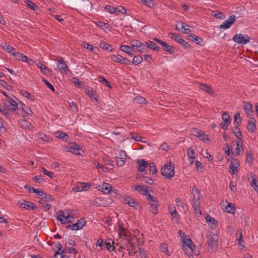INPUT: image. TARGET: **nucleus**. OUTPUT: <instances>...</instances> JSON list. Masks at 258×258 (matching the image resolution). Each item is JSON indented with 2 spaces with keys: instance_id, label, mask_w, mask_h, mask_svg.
Here are the masks:
<instances>
[{
  "instance_id": "22",
  "label": "nucleus",
  "mask_w": 258,
  "mask_h": 258,
  "mask_svg": "<svg viewBox=\"0 0 258 258\" xmlns=\"http://www.w3.org/2000/svg\"><path fill=\"white\" fill-rule=\"evenodd\" d=\"M59 62L57 63V68L60 71H63L66 72L68 71V67L62 58H60V59H58Z\"/></svg>"
},
{
  "instance_id": "43",
  "label": "nucleus",
  "mask_w": 258,
  "mask_h": 258,
  "mask_svg": "<svg viewBox=\"0 0 258 258\" xmlns=\"http://www.w3.org/2000/svg\"><path fill=\"white\" fill-rule=\"evenodd\" d=\"M142 61H143L142 57L139 55H135L134 57L132 62V63L135 64V65H138V64L141 63L142 62Z\"/></svg>"
},
{
  "instance_id": "38",
  "label": "nucleus",
  "mask_w": 258,
  "mask_h": 258,
  "mask_svg": "<svg viewBox=\"0 0 258 258\" xmlns=\"http://www.w3.org/2000/svg\"><path fill=\"white\" fill-rule=\"evenodd\" d=\"M181 239L183 243L185 244V246L188 247L189 248H191V247H192V245H194L191 239L186 238L185 237L183 236L181 237Z\"/></svg>"
},
{
  "instance_id": "59",
  "label": "nucleus",
  "mask_w": 258,
  "mask_h": 258,
  "mask_svg": "<svg viewBox=\"0 0 258 258\" xmlns=\"http://www.w3.org/2000/svg\"><path fill=\"white\" fill-rule=\"evenodd\" d=\"M146 199L149 204L151 202L158 203L157 199L155 197L152 196L150 194L147 196Z\"/></svg>"
},
{
  "instance_id": "32",
  "label": "nucleus",
  "mask_w": 258,
  "mask_h": 258,
  "mask_svg": "<svg viewBox=\"0 0 258 258\" xmlns=\"http://www.w3.org/2000/svg\"><path fill=\"white\" fill-rule=\"evenodd\" d=\"M147 42V45H148V48H150L156 51H158L160 49V47L154 42L148 40Z\"/></svg>"
},
{
  "instance_id": "54",
  "label": "nucleus",
  "mask_w": 258,
  "mask_h": 258,
  "mask_svg": "<svg viewBox=\"0 0 258 258\" xmlns=\"http://www.w3.org/2000/svg\"><path fill=\"white\" fill-rule=\"evenodd\" d=\"M132 47L127 45H121L119 49L125 53H128L130 51H132Z\"/></svg>"
},
{
  "instance_id": "51",
  "label": "nucleus",
  "mask_w": 258,
  "mask_h": 258,
  "mask_svg": "<svg viewBox=\"0 0 258 258\" xmlns=\"http://www.w3.org/2000/svg\"><path fill=\"white\" fill-rule=\"evenodd\" d=\"M104 244L106 246L107 250H108L109 251L111 252L114 250V243H111V242H105Z\"/></svg>"
},
{
  "instance_id": "7",
  "label": "nucleus",
  "mask_w": 258,
  "mask_h": 258,
  "mask_svg": "<svg viewBox=\"0 0 258 258\" xmlns=\"http://www.w3.org/2000/svg\"><path fill=\"white\" fill-rule=\"evenodd\" d=\"M91 186L90 183L78 182L73 188V190L76 191H82L87 190Z\"/></svg>"
},
{
  "instance_id": "21",
  "label": "nucleus",
  "mask_w": 258,
  "mask_h": 258,
  "mask_svg": "<svg viewBox=\"0 0 258 258\" xmlns=\"http://www.w3.org/2000/svg\"><path fill=\"white\" fill-rule=\"evenodd\" d=\"M247 129L252 132H254L256 130V120L254 117H250L247 124Z\"/></svg>"
},
{
  "instance_id": "20",
  "label": "nucleus",
  "mask_w": 258,
  "mask_h": 258,
  "mask_svg": "<svg viewBox=\"0 0 258 258\" xmlns=\"http://www.w3.org/2000/svg\"><path fill=\"white\" fill-rule=\"evenodd\" d=\"M138 170L139 172H143L148 167V162L144 159L138 160L137 161Z\"/></svg>"
},
{
  "instance_id": "6",
  "label": "nucleus",
  "mask_w": 258,
  "mask_h": 258,
  "mask_svg": "<svg viewBox=\"0 0 258 258\" xmlns=\"http://www.w3.org/2000/svg\"><path fill=\"white\" fill-rule=\"evenodd\" d=\"M235 19L236 17L235 15H231L228 20L225 21L222 24L220 25V28L224 29L229 28L234 23Z\"/></svg>"
},
{
  "instance_id": "17",
  "label": "nucleus",
  "mask_w": 258,
  "mask_h": 258,
  "mask_svg": "<svg viewBox=\"0 0 258 258\" xmlns=\"http://www.w3.org/2000/svg\"><path fill=\"white\" fill-rule=\"evenodd\" d=\"M195 136L204 142H206L207 141H209L210 140L207 137V135H206L202 131L195 129Z\"/></svg>"
},
{
  "instance_id": "25",
  "label": "nucleus",
  "mask_w": 258,
  "mask_h": 258,
  "mask_svg": "<svg viewBox=\"0 0 258 258\" xmlns=\"http://www.w3.org/2000/svg\"><path fill=\"white\" fill-rule=\"evenodd\" d=\"M99 47L101 49L109 52H112L113 50V49L112 48V46L104 41H101L100 43Z\"/></svg>"
},
{
  "instance_id": "34",
  "label": "nucleus",
  "mask_w": 258,
  "mask_h": 258,
  "mask_svg": "<svg viewBox=\"0 0 258 258\" xmlns=\"http://www.w3.org/2000/svg\"><path fill=\"white\" fill-rule=\"evenodd\" d=\"M55 135L56 138L61 139L63 141H67L69 138L68 135L62 132H57L55 133Z\"/></svg>"
},
{
  "instance_id": "64",
  "label": "nucleus",
  "mask_w": 258,
  "mask_h": 258,
  "mask_svg": "<svg viewBox=\"0 0 258 258\" xmlns=\"http://www.w3.org/2000/svg\"><path fill=\"white\" fill-rule=\"evenodd\" d=\"M251 185L255 190L258 191V181L253 178L251 181Z\"/></svg>"
},
{
  "instance_id": "60",
  "label": "nucleus",
  "mask_w": 258,
  "mask_h": 258,
  "mask_svg": "<svg viewBox=\"0 0 258 258\" xmlns=\"http://www.w3.org/2000/svg\"><path fill=\"white\" fill-rule=\"evenodd\" d=\"M43 82L45 84V85L52 92H54L55 89L53 85L48 82L45 78L42 79Z\"/></svg>"
},
{
  "instance_id": "15",
  "label": "nucleus",
  "mask_w": 258,
  "mask_h": 258,
  "mask_svg": "<svg viewBox=\"0 0 258 258\" xmlns=\"http://www.w3.org/2000/svg\"><path fill=\"white\" fill-rule=\"evenodd\" d=\"M15 108L10 107L8 108H4L1 104H0V112L8 119H10L11 115L9 111H15Z\"/></svg>"
},
{
  "instance_id": "47",
  "label": "nucleus",
  "mask_w": 258,
  "mask_h": 258,
  "mask_svg": "<svg viewBox=\"0 0 258 258\" xmlns=\"http://www.w3.org/2000/svg\"><path fill=\"white\" fill-rule=\"evenodd\" d=\"M65 245H67V243H65ZM65 249L67 250L66 252L69 253L74 254L75 255L78 253L77 250L74 247H67V246H66Z\"/></svg>"
},
{
  "instance_id": "11",
  "label": "nucleus",
  "mask_w": 258,
  "mask_h": 258,
  "mask_svg": "<svg viewBox=\"0 0 258 258\" xmlns=\"http://www.w3.org/2000/svg\"><path fill=\"white\" fill-rule=\"evenodd\" d=\"M189 38L188 39L193 41L195 42L196 44L200 45L201 46H204L206 42L204 41V40L200 37L199 36L194 34H190L188 36Z\"/></svg>"
},
{
  "instance_id": "57",
  "label": "nucleus",
  "mask_w": 258,
  "mask_h": 258,
  "mask_svg": "<svg viewBox=\"0 0 258 258\" xmlns=\"http://www.w3.org/2000/svg\"><path fill=\"white\" fill-rule=\"evenodd\" d=\"M12 54L13 55L15 58L18 60H23V56L24 55V54L20 52H13Z\"/></svg>"
},
{
  "instance_id": "3",
  "label": "nucleus",
  "mask_w": 258,
  "mask_h": 258,
  "mask_svg": "<svg viewBox=\"0 0 258 258\" xmlns=\"http://www.w3.org/2000/svg\"><path fill=\"white\" fill-rule=\"evenodd\" d=\"M232 40L238 44H246L250 41V38L248 35L240 33L234 35Z\"/></svg>"
},
{
  "instance_id": "40",
  "label": "nucleus",
  "mask_w": 258,
  "mask_h": 258,
  "mask_svg": "<svg viewBox=\"0 0 258 258\" xmlns=\"http://www.w3.org/2000/svg\"><path fill=\"white\" fill-rule=\"evenodd\" d=\"M41 201H45L46 202L53 201L54 200L53 198L50 195L45 194L44 192L43 193L41 197L40 198Z\"/></svg>"
},
{
  "instance_id": "19",
  "label": "nucleus",
  "mask_w": 258,
  "mask_h": 258,
  "mask_svg": "<svg viewBox=\"0 0 258 258\" xmlns=\"http://www.w3.org/2000/svg\"><path fill=\"white\" fill-rule=\"evenodd\" d=\"M200 88L203 91L209 93L211 95H212L214 94V92L213 90L212 87L206 84L200 83Z\"/></svg>"
},
{
  "instance_id": "5",
  "label": "nucleus",
  "mask_w": 258,
  "mask_h": 258,
  "mask_svg": "<svg viewBox=\"0 0 258 258\" xmlns=\"http://www.w3.org/2000/svg\"><path fill=\"white\" fill-rule=\"evenodd\" d=\"M207 244L208 246L213 248L217 244L218 240V236L217 234H213L212 232H210L207 235Z\"/></svg>"
},
{
  "instance_id": "2",
  "label": "nucleus",
  "mask_w": 258,
  "mask_h": 258,
  "mask_svg": "<svg viewBox=\"0 0 258 258\" xmlns=\"http://www.w3.org/2000/svg\"><path fill=\"white\" fill-rule=\"evenodd\" d=\"M174 166L173 164V166L171 164V163L170 162V164H165L164 167L161 168V174L164 176L165 178H171L174 176Z\"/></svg>"
},
{
  "instance_id": "35",
  "label": "nucleus",
  "mask_w": 258,
  "mask_h": 258,
  "mask_svg": "<svg viewBox=\"0 0 258 258\" xmlns=\"http://www.w3.org/2000/svg\"><path fill=\"white\" fill-rule=\"evenodd\" d=\"M149 204L150 206V210L151 212V213L154 215L157 214L158 212V203L151 202V203H149Z\"/></svg>"
},
{
  "instance_id": "30",
  "label": "nucleus",
  "mask_w": 258,
  "mask_h": 258,
  "mask_svg": "<svg viewBox=\"0 0 258 258\" xmlns=\"http://www.w3.org/2000/svg\"><path fill=\"white\" fill-rule=\"evenodd\" d=\"M206 220L208 224H211V228L214 229L216 227L217 222L214 218L210 217L209 215L206 216Z\"/></svg>"
},
{
  "instance_id": "26",
  "label": "nucleus",
  "mask_w": 258,
  "mask_h": 258,
  "mask_svg": "<svg viewBox=\"0 0 258 258\" xmlns=\"http://www.w3.org/2000/svg\"><path fill=\"white\" fill-rule=\"evenodd\" d=\"M100 190L104 194H108L111 191L112 186L109 183L104 182L100 186Z\"/></svg>"
},
{
  "instance_id": "36",
  "label": "nucleus",
  "mask_w": 258,
  "mask_h": 258,
  "mask_svg": "<svg viewBox=\"0 0 258 258\" xmlns=\"http://www.w3.org/2000/svg\"><path fill=\"white\" fill-rule=\"evenodd\" d=\"M162 46L163 47V49L169 54H173L175 53L174 47L167 44L166 42Z\"/></svg>"
},
{
  "instance_id": "42",
  "label": "nucleus",
  "mask_w": 258,
  "mask_h": 258,
  "mask_svg": "<svg viewBox=\"0 0 258 258\" xmlns=\"http://www.w3.org/2000/svg\"><path fill=\"white\" fill-rule=\"evenodd\" d=\"M225 211L227 213L231 214H234L235 212V209L231 203L228 204L225 207Z\"/></svg>"
},
{
  "instance_id": "14",
  "label": "nucleus",
  "mask_w": 258,
  "mask_h": 258,
  "mask_svg": "<svg viewBox=\"0 0 258 258\" xmlns=\"http://www.w3.org/2000/svg\"><path fill=\"white\" fill-rule=\"evenodd\" d=\"M119 158H116V165L118 167H122L125 164V160L126 157L125 152L123 151H121L119 153Z\"/></svg>"
},
{
  "instance_id": "53",
  "label": "nucleus",
  "mask_w": 258,
  "mask_h": 258,
  "mask_svg": "<svg viewBox=\"0 0 258 258\" xmlns=\"http://www.w3.org/2000/svg\"><path fill=\"white\" fill-rule=\"evenodd\" d=\"M119 227V233L118 235L120 236V237H121L122 236H125L126 234L125 233V229L123 227V226L121 224H119L118 225Z\"/></svg>"
},
{
  "instance_id": "33",
  "label": "nucleus",
  "mask_w": 258,
  "mask_h": 258,
  "mask_svg": "<svg viewBox=\"0 0 258 258\" xmlns=\"http://www.w3.org/2000/svg\"><path fill=\"white\" fill-rule=\"evenodd\" d=\"M19 124L21 127L24 128L30 129L31 128V123L26 120L21 119L19 121Z\"/></svg>"
},
{
  "instance_id": "23",
  "label": "nucleus",
  "mask_w": 258,
  "mask_h": 258,
  "mask_svg": "<svg viewBox=\"0 0 258 258\" xmlns=\"http://www.w3.org/2000/svg\"><path fill=\"white\" fill-rule=\"evenodd\" d=\"M235 236L236 240H238V244L241 246L242 247H244V240H243L242 230L241 229H239L238 230H237Z\"/></svg>"
},
{
  "instance_id": "9",
  "label": "nucleus",
  "mask_w": 258,
  "mask_h": 258,
  "mask_svg": "<svg viewBox=\"0 0 258 258\" xmlns=\"http://www.w3.org/2000/svg\"><path fill=\"white\" fill-rule=\"evenodd\" d=\"M86 221L84 218H82L78 220L76 223L72 225V230H78L82 229L85 225Z\"/></svg>"
},
{
  "instance_id": "39",
  "label": "nucleus",
  "mask_w": 258,
  "mask_h": 258,
  "mask_svg": "<svg viewBox=\"0 0 258 258\" xmlns=\"http://www.w3.org/2000/svg\"><path fill=\"white\" fill-rule=\"evenodd\" d=\"M134 102L138 103V104H144L146 103V100L145 98L138 95L134 99Z\"/></svg>"
},
{
  "instance_id": "46",
  "label": "nucleus",
  "mask_w": 258,
  "mask_h": 258,
  "mask_svg": "<svg viewBox=\"0 0 258 258\" xmlns=\"http://www.w3.org/2000/svg\"><path fill=\"white\" fill-rule=\"evenodd\" d=\"M222 118L224 121V122L230 123V117L227 112H224L222 115Z\"/></svg>"
},
{
  "instance_id": "28",
  "label": "nucleus",
  "mask_w": 258,
  "mask_h": 258,
  "mask_svg": "<svg viewBox=\"0 0 258 258\" xmlns=\"http://www.w3.org/2000/svg\"><path fill=\"white\" fill-rule=\"evenodd\" d=\"M195 154V150L193 148L189 147L187 149V155L189 159V161L191 164H192L194 163V160L195 159V157L194 156Z\"/></svg>"
},
{
  "instance_id": "48",
  "label": "nucleus",
  "mask_w": 258,
  "mask_h": 258,
  "mask_svg": "<svg viewBox=\"0 0 258 258\" xmlns=\"http://www.w3.org/2000/svg\"><path fill=\"white\" fill-rule=\"evenodd\" d=\"M241 121V117L239 113H237L234 115V120L233 121V124L234 125H239Z\"/></svg>"
},
{
  "instance_id": "31",
  "label": "nucleus",
  "mask_w": 258,
  "mask_h": 258,
  "mask_svg": "<svg viewBox=\"0 0 258 258\" xmlns=\"http://www.w3.org/2000/svg\"><path fill=\"white\" fill-rule=\"evenodd\" d=\"M127 250L130 255H134L137 251L136 247L131 242H128Z\"/></svg>"
},
{
  "instance_id": "29",
  "label": "nucleus",
  "mask_w": 258,
  "mask_h": 258,
  "mask_svg": "<svg viewBox=\"0 0 258 258\" xmlns=\"http://www.w3.org/2000/svg\"><path fill=\"white\" fill-rule=\"evenodd\" d=\"M24 2L27 5V7L29 9L33 11H37L39 9L37 5L30 0H24Z\"/></svg>"
},
{
  "instance_id": "49",
  "label": "nucleus",
  "mask_w": 258,
  "mask_h": 258,
  "mask_svg": "<svg viewBox=\"0 0 258 258\" xmlns=\"http://www.w3.org/2000/svg\"><path fill=\"white\" fill-rule=\"evenodd\" d=\"M160 249L162 252L166 253L167 255L169 256L170 255V253L168 250V245L167 244L162 243L160 246Z\"/></svg>"
},
{
  "instance_id": "4",
  "label": "nucleus",
  "mask_w": 258,
  "mask_h": 258,
  "mask_svg": "<svg viewBox=\"0 0 258 258\" xmlns=\"http://www.w3.org/2000/svg\"><path fill=\"white\" fill-rule=\"evenodd\" d=\"M169 37L175 40L176 42L181 45L184 48H187L190 46L189 44L180 37V34L170 32L168 34Z\"/></svg>"
},
{
  "instance_id": "62",
  "label": "nucleus",
  "mask_w": 258,
  "mask_h": 258,
  "mask_svg": "<svg viewBox=\"0 0 258 258\" xmlns=\"http://www.w3.org/2000/svg\"><path fill=\"white\" fill-rule=\"evenodd\" d=\"M146 188H148V186L146 185H138L135 186V190L142 194V192H143L144 189Z\"/></svg>"
},
{
  "instance_id": "24",
  "label": "nucleus",
  "mask_w": 258,
  "mask_h": 258,
  "mask_svg": "<svg viewBox=\"0 0 258 258\" xmlns=\"http://www.w3.org/2000/svg\"><path fill=\"white\" fill-rule=\"evenodd\" d=\"M192 207L194 208V212L196 214H197L198 213H199L200 215H202L200 201H192Z\"/></svg>"
},
{
  "instance_id": "44",
  "label": "nucleus",
  "mask_w": 258,
  "mask_h": 258,
  "mask_svg": "<svg viewBox=\"0 0 258 258\" xmlns=\"http://www.w3.org/2000/svg\"><path fill=\"white\" fill-rule=\"evenodd\" d=\"M180 23L181 24V31L182 33H185V34H189L190 33L191 31V30L189 29L188 28H186L185 27H188L189 26L186 24H185L184 23L182 22H180Z\"/></svg>"
},
{
  "instance_id": "45",
  "label": "nucleus",
  "mask_w": 258,
  "mask_h": 258,
  "mask_svg": "<svg viewBox=\"0 0 258 258\" xmlns=\"http://www.w3.org/2000/svg\"><path fill=\"white\" fill-rule=\"evenodd\" d=\"M110 57L112 61L121 63L123 56L120 55H116L112 54L110 56Z\"/></svg>"
},
{
  "instance_id": "8",
  "label": "nucleus",
  "mask_w": 258,
  "mask_h": 258,
  "mask_svg": "<svg viewBox=\"0 0 258 258\" xmlns=\"http://www.w3.org/2000/svg\"><path fill=\"white\" fill-rule=\"evenodd\" d=\"M64 149H67V151L75 154L76 155H80V153H77L80 150V145L77 144L75 142L71 143L69 147H64Z\"/></svg>"
},
{
  "instance_id": "58",
  "label": "nucleus",
  "mask_w": 258,
  "mask_h": 258,
  "mask_svg": "<svg viewBox=\"0 0 258 258\" xmlns=\"http://www.w3.org/2000/svg\"><path fill=\"white\" fill-rule=\"evenodd\" d=\"M106 11H109L111 14H115L116 13V7L107 5L105 7Z\"/></svg>"
},
{
  "instance_id": "12",
  "label": "nucleus",
  "mask_w": 258,
  "mask_h": 258,
  "mask_svg": "<svg viewBox=\"0 0 258 258\" xmlns=\"http://www.w3.org/2000/svg\"><path fill=\"white\" fill-rule=\"evenodd\" d=\"M124 202L125 204H127L130 207L134 208L135 209H137V207L139 205L138 202L136 201L130 196L124 197Z\"/></svg>"
},
{
  "instance_id": "56",
  "label": "nucleus",
  "mask_w": 258,
  "mask_h": 258,
  "mask_svg": "<svg viewBox=\"0 0 258 258\" xmlns=\"http://www.w3.org/2000/svg\"><path fill=\"white\" fill-rule=\"evenodd\" d=\"M246 162L248 163H251L254 159L251 151H247Z\"/></svg>"
},
{
  "instance_id": "16",
  "label": "nucleus",
  "mask_w": 258,
  "mask_h": 258,
  "mask_svg": "<svg viewBox=\"0 0 258 258\" xmlns=\"http://www.w3.org/2000/svg\"><path fill=\"white\" fill-rule=\"evenodd\" d=\"M240 162L238 159H233L230 162L229 166L230 169L232 170V174H234L237 172V168L239 166Z\"/></svg>"
},
{
  "instance_id": "55",
  "label": "nucleus",
  "mask_w": 258,
  "mask_h": 258,
  "mask_svg": "<svg viewBox=\"0 0 258 258\" xmlns=\"http://www.w3.org/2000/svg\"><path fill=\"white\" fill-rule=\"evenodd\" d=\"M147 46L148 45H147L146 41L145 42V43H142V44L141 45V46L140 47V48H138V50H139V51H140L142 53L146 52H147V50L148 49Z\"/></svg>"
},
{
  "instance_id": "37",
  "label": "nucleus",
  "mask_w": 258,
  "mask_h": 258,
  "mask_svg": "<svg viewBox=\"0 0 258 258\" xmlns=\"http://www.w3.org/2000/svg\"><path fill=\"white\" fill-rule=\"evenodd\" d=\"M1 46L2 49L6 50L9 53H11L13 50H15L13 47L6 43H2Z\"/></svg>"
},
{
  "instance_id": "52",
  "label": "nucleus",
  "mask_w": 258,
  "mask_h": 258,
  "mask_svg": "<svg viewBox=\"0 0 258 258\" xmlns=\"http://www.w3.org/2000/svg\"><path fill=\"white\" fill-rule=\"evenodd\" d=\"M142 43L138 40H133L131 42L132 47L136 48V49L138 50V48H140Z\"/></svg>"
},
{
  "instance_id": "50",
  "label": "nucleus",
  "mask_w": 258,
  "mask_h": 258,
  "mask_svg": "<svg viewBox=\"0 0 258 258\" xmlns=\"http://www.w3.org/2000/svg\"><path fill=\"white\" fill-rule=\"evenodd\" d=\"M239 125H234V128L232 130L233 133L235 135V136L237 137L242 136L241 132L240 130V129L238 127Z\"/></svg>"
},
{
  "instance_id": "10",
  "label": "nucleus",
  "mask_w": 258,
  "mask_h": 258,
  "mask_svg": "<svg viewBox=\"0 0 258 258\" xmlns=\"http://www.w3.org/2000/svg\"><path fill=\"white\" fill-rule=\"evenodd\" d=\"M243 107L245 113L249 117L254 113L252 104L249 102H244Z\"/></svg>"
},
{
  "instance_id": "61",
  "label": "nucleus",
  "mask_w": 258,
  "mask_h": 258,
  "mask_svg": "<svg viewBox=\"0 0 258 258\" xmlns=\"http://www.w3.org/2000/svg\"><path fill=\"white\" fill-rule=\"evenodd\" d=\"M171 215L173 217V218H176L177 219L179 218V215L177 212L176 209L174 207H173V211L171 209L169 211Z\"/></svg>"
},
{
  "instance_id": "41",
  "label": "nucleus",
  "mask_w": 258,
  "mask_h": 258,
  "mask_svg": "<svg viewBox=\"0 0 258 258\" xmlns=\"http://www.w3.org/2000/svg\"><path fill=\"white\" fill-rule=\"evenodd\" d=\"M37 66L40 69L42 73L45 75H47L49 73L48 69L45 67L44 64H43L41 62H39L38 64H37Z\"/></svg>"
},
{
  "instance_id": "13",
  "label": "nucleus",
  "mask_w": 258,
  "mask_h": 258,
  "mask_svg": "<svg viewBox=\"0 0 258 258\" xmlns=\"http://www.w3.org/2000/svg\"><path fill=\"white\" fill-rule=\"evenodd\" d=\"M19 204L22 208L26 209L35 210L37 208V206L32 202L25 201H20Z\"/></svg>"
},
{
  "instance_id": "27",
  "label": "nucleus",
  "mask_w": 258,
  "mask_h": 258,
  "mask_svg": "<svg viewBox=\"0 0 258 258\" xmlns=\"http://www.w3.org/2000/svg\"><path fill=\"white\" fill-rule=\"evenodd\" d=\"M85 92L90 98H94L95 100L97 101L96 98L97 95L93 88L87 87L85 89Z\"/></svg>"
},
{
  "instance_id": "63",
  "label": "nucleus",
  "mask_w": 258,
  "mask_h": 258,
  "mask_svg": "<svg viewBox=\"0 0 258 258\" xmlns=\"http://www.w3.org/2000/svg\"><path fill=\"white\" fill-rule=\"evenodd\" d=\"M39 203L42 205V207L45 211H48L51 207V205L50 204L44 203L41 201H39Z\"/></svg>"
},
{
  "instance_id": "18",
  "label": "nucleus",
  "mask_w": 258,
  "mask_h": 258,
  "mask_svg": "<svg viewBox=\"0 0 258 258\" xmlns=\"http://www.w3.org/2000/svg\"><path fill=\"white\" fill-rule=\"evenodd\" d=\"M191 194L193 195V201H200L202 195L200 190L196 186L194 185L192 187Z\"/></svg>"
},
{
  "instance_id": "1",
  "label": "nucleus",
  "mask_w": 258,
  "mask_h": 258,
  "mask_svg": "<svg viewBox=\"0 0 258 258\" xmlns=\"http://www.w3.org/2000/svg\"><path fill=\"white\" fill-rule=\"evenodd\" d=\"M59 213V215L57 216V219L59 221L61 224L71 223L72 222L69 219L71 218H73V212L72 210H60Z\"/></svg>"
}]
</instances>
